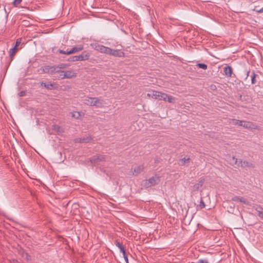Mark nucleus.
Instances as JSON below:
<instances>
[{
  "mask_svg": "<svg viewBox=\"0 0 263 263\" xmlns=\"http://www.w3.org/2000/svg\"><path fill=\"white\" fill-rule=\"evenodd\" d=\"M204 180L203 179H201L198 183H196L194 185V189L196 191H198L204 183Z\"/></svg>",
  "mask_w": 263,
  "mask_h": 263,
  "instance_id": "nucleus-23",
  "label": "nucleus"
},
{
  "mask_svg": "<svg viewBox=\"0 0 263 263\" xmlns=\"http://www.w3.org/2000/svg\"><path fill=\"white\" fill-rule=\"evenodd\" d=\"M159 181V177L157 176H153L149 179L145 180L144 186L146 187H149L157 184Z\"/></svg>",
  "mask_w": 263,
  "mask_h": 263,
  "instance_id": "nucleus-6",
  "label": "nucleus"
},
{
  "mask_svg": "<svg viewBox=\"0 0 263 263\" xmlns=\"http://www.w3.org/2000/svg\"><path fill=\"white\" fill-rule=\"evenodd\" d=\"M93 106L102 107L104 104V101L101 98H93Z\"/></svg>",
  "mask_w": 263,
  "mask_h": 263,
  "instance_id": "nucleus-12",
  "label": "nucleus"
},
{
  "mask_svg": "<svg viewBox=\"0 0 263 263\" xmlns=\"http://www.w3.org/2000/svg\"><path fill=\"white\" fill-rule=\"evenodd\" d=\"M166 101L171 103H174L176 102V99L175 97L167 94Z\"/></svg>",
  "mask_w": 263,
  "mask_h": 263,
  "instance_id": "nucleus-28",
  "label": "nucleus"
},
{
  "mask_svg": "<svg viewBox=\"0 0 263 263\" xmlns=\"http://www.w3.org/2000/svg\"><path fill=\"white\" fill-rule=\"evenodd\" d=\"M225 74L228 77H231L232 74V68L231 66H227L224 68Z\"/></svg>",
  "mask_w": 263,
  "mask_h": 263,
  "instance_id": "nucleus-18",
  "label": "nucleus"
},
{
  "mask_svg": "<svg viewBox=\"0 0 263 263\" xmlns=\"http://www.w3.org/2000/svg\"><path fill=\"white\" fill-rule=\"evenodd\" d=\"M93 98H87L84 100V103L89 106H93Z\"/></svg>",
  "mask_w": 263,
  "mask_h": 263,
  "instance_id": "nucleus-26",
  "label": "nucleus"
},
{
  "mask_svg": "<svg viewBox=\"0 0 263 263\" xmlns=\"http://www.w3.org/2000/svg\"><path fill=\"white\" fill-rule=\"evenodd\" d=\"M25 95H26V92L25 91H22L19 93V96L20 97L24 96H25Z\"/></svg>",
  "mask_w": 263,
  "mask_h": 263,
  "instance_id": "nucleus-36",
  "label": "nucleus"
},
{
  "mask_svg": "<svg viewBox=\"0 0 263 263\" xmlns=\"http://www.w3.org/2000/svg\"><path fill=\"white\" fill-rule=\"evenodd\" d=\"M89 57V54L84 52L79 55L72 56L69 57L68 59V61L70 62L83 61L88 60Z\"/></svg>",
  "mask_w": 263,
  "mask_h": 263,
  "instance_id": "nucleus-2",
  "label": "nucleus"
},
{
  "mask_svg": "<svg viewBox=\"0 0 263 263\" xmlns=\"http://www.w3.org/2000/svg\"><path fill=\"white\" fill-rule=\"evenodd\" d=\"M230 124L232 125H239V126H243L247 128H252V123L249 122H246L243 121L237 120L236 119H231L230 121Z\"/></svg>",
  "mask_w": 263,
  "mask_h": 263,
  "instance_id": "nucleus-3",
  "label": "nucleus"
},
{
  "mask_svg": "<svg viewBox=\"0 0 263 263\" xmlns=\"http://www.w3.org/2000/svg\"><path fill=\"white\" fill-rule=\"evenodd\" d=\"M199 206L200 207V208L201 209H203L205 207V204L204 203V202L202 198H201Z\"/></svg>",
  "mask_w": 263,
  "mask_h": 263,
  "instance_id": "nucleus-31",
  "label": "nucleus"
},
{
  "mask_svg": "<svg viewBox=\"0 0 263 263\" xmlns=\"http://www.w3.org/2000/svg\"><path fill=\"white\" fill-rule=\"evenodd\" d=\"M166 97H167L166 93L159 91V96L158 97L157 99L166 101Z\"/></svg>",
  "mask_w": 263,
  "mask_h": 263,
  "instance_id": "nucleus-25",
  "label": "nucleus"
},
{
  "mask_svg": "<svg viewBox=\"0 0 263 263\" xmlns=\"http://www.w3.org/2000/svg\"><path fill=\"white\" fill-rule=\"evenodd\" d=\"M21 44V41L20 39H17L15 42V44L14 45V46H16V47H17Z\"/></svg>",
  "mask_w": 263,
  "mask_h": 263,
  "instance_id": "nucleus-34",
  "label": "nucleus"
},
{
  "mask_svg": "<svg viewBox=\"0 0 263 263\" xmlns=\"http://www.w3.org/2000/svg\"><path fill=\"white\" fill-rule=\"evenodd\" d=\"M143 170L144 166L143 165H139L134 168L133 175L136 176L143 172Z\"/></svg>",
  "mask_w": 263,
  "mask_h": 263,
  "instance_id": "nucleus-16",
  "label": "nucleus"
},
{
  "mask_svg": "<svg viewBox=\"0 0 263 263\" xmlns=\"http://www.w3.org/2000/svg\"><path fill=\"white\" fill-rule=\"evenodd\" d=\"M22 0H14L13 2V5L16 6L17 5L20 4Z\"/></svg>",
  "mask_w": 263,
  "mask_h": 263,
  "instance_id": "nucleus-33",
  "label": "nucleus"
},
{
  "mask_svg": "<svg viewBox=\"0 0 263 263\" xmlns=\"http://www.w3.org/2000/svg\"><path fill=\"white\" fill-rule=\"evenodd\" d=\"M229 161L230 164L233 165L235 164L238 166L239 161H238V159L236 158L234 156H229Z\"/></svg>",
  "mask_w": 263,
  "mask_h": 263,
  "instance_id": "nucleus-20",
  "label": "nucleus"
},
{
  "mask_svg": "<svg viewBox=\"0 0 263 263\" xmlns=\"http://www.w3.org/2000/svg\"><path fill=\"white\" fill-rule=\"evenodd\" d=\"M255 210L257 212V215L259 218L263 220V208L260 205H257L255 208Z\"/></svg>",
  "mask_w": 263,
  "mask_h": 263,
  "instance_id": "nucleus-17",
  "label": "nucleus"
},
{
  "mask_svg": "<svg viewBox=\"0 0 263 263\" xmlns=\"http://www.w3.org/2000/svg\"><path fill=\"white\" fill-rule=\"evenodd\" d=\"M17 51V47L16 46H14L13 48H12L10 50V57L11 58V59L13 58V56L15 55L16 52Z\"/></svg>",
  "mask_w": 263,
  "mask_h": 263,
  "instance_id": "nucleus-27",
  "label": "nucleus"
},
{
  "mask_svg": "<svg viewBox=\"0 0 263 263\" xmlns=\"http://www.w3.org/2000/svg\"><path fill=\"white\" fill-rule=\"evenodd\" d=\"M52 129L59 135H61L64 132V128H62L58 125H53L52 126Z\"/></svg>",
  "mask_w": 263,
  "mask_h": 263,
  "instance_id": "nucleus-14",
  "label": "nucleus"
},
{
  "mask_svg": "<svg viewBox=\"0 0 263 263\" xmlns=\"http://www.w3.org/2000/svg\"><path fill=\"white\" fill-rule=\"evenodd\" d=\"M82 116H77L76 119H80Z\"/></svg>",
  "mask_w": 263,
  "mask_h": 263,
  "instance_id": "nucleus-38",
  "label": "nucleus"
},
{
  "mask_svg": "<svg viewBox=\"0 0 263 263\" xmlns=\"http://www.w3.org/2000/svg\"><path fill=\"white\" fill-rule=\"evenodd\" d=\"M39 124V120L37 119V120H36V125H38Z\"/></svg>",
  "mask_w": 263,
  "mask_h": 263,
  "instance_id": "nucleus-39",
  "label": "nucleus"
},
{
  "mask_svg": "<svg viewBox=\"0 0 263 263\" xmlns=\"http://www.w3.org/2000/svg\"><path fill=\"white\" fill-rule=\"evenodd\" d=\"M107 54L115 57L123 58L125 57V53L120 49H113L108 48Z\"/></svg>",
  "mask_w": 263,
  "mask_h": 263,
  "instance_id": "nucleus-5",
  "label": "nucleus"
},
{
  "mask_svg": "<svg viewBox=\"0 0 263 263\" xmlns=\"http://www.w3.org/2000/svg\"><path fill=\"white\" fill-rule=\"evenodd\" d=\"M67 66L68 64L65 63H61L58 65L57 66H55V67L57 68H56V69L59 71L58 72H57V73H60V72H61V71H62L61 69H65Z\"/></svg>",
  "mask_w": 263,
  "mask_h": 263,
  "instance_id": "nucleus-22",
  "label": "nucleus"
},
{
  "mask_svg": "<svg viewBox=\"0 0 263 263\" xmlns=\"http://www.w3.org/2000/svg\"><path fill=\"white\" fill-rule=\"evenodd\" d=\"M159 91H157L156 90H152L149 91L148 93H147V96L149 98H152L155 99H158V97L159 96Z\"/></svg>",
  "mask_w": 263,
  "mask_h": 263,
  "instance_id": "nucleus-15",
  "label": "nucleus"
},
{
  "mask_svg": "<svg viewBox=\"0 0 263 263\" xmlns=\"http://www.w3.org/2000/svg\"><path fill=\"white\" fill-rule=\"evenodd\" d=\"M106 156L103 155H94L90 158V161L92 163H96L98 162L104 161L106 160Z\"/></svg>",
  "mask_w": 263,
  "mask_h": 263,
  "instance_id": "nucleus-7",
  "label": "nucleus"
},
{
  "mask_svg": "<svg viewBox=\"0 0 263 263\" xmlns=\"http://www.w3.org/2000/svg\"><path fill=\"white\" fill-rule=\"evenodd\" d=\"M238 166H241L242 167H249V168H254L255 165L247 161H242V160H239V163L238 164Z\"/></svg>",
  "mask_w": 263,
  "mask_h": 263,
  "instance_id": "nucleus-9",
  "label": "nucleus"
},
{
  "mask_svg": "<svg viewBox=\"0 0 263 263\" xmlns=\"http://www.w3.org/2000/svg\"><path fill=\"white\" fill-rule=\"evenodd\" d=\"M232 200L235 202H241L248 205H250V202L247 199L243 198L242 197L235 196L232 198Z\"/></svg>",
  "mask_w": 263,
  "mask_h": 263,
  "instance_id": "nucleus-10",
  "label": "nucleus"
},
{
  "mask_svg": "<svg viewBox=\"0 0 263 263\" xmlns=\"http://www.w3.org/2000/svg\"><path fill=\"white\" fill-rule=\"evenodd\" d=\"M56 68L55 66L46 65L44 67L43 70L45 73L52 74L59 71Z\"/></svg>",
  "mask_w": 263,
  "mask_h": 263,
  "instance_id": "nucleus-8",
  "label": "nucleus"
},
{
  "mask_svg": "<svg viewBox=\"0 0 263 263\" xmlns=\"http://www.w3.org/2000/svg\"><path fill=\"white\" fill-rule=\"evenodd\" d=\"M108 48L102 45H96L95 49L102 53L107 54Z\"/></svg>",
  "mask_w": 263,
  "mask_h": 263,
  "instance_id": "nucleus-11",
  "label": "nucleus"
},
{
  "mask_svg": "<svg viewBox=\"0 0 263 263\" xmlns=\"http://www.w3.org/2000/svg\"><path fill=\"white\" fill-rule=\"evenodd\" d=\"M123 256L126 261V263H128V257H127V256L126 255V253H125V254H123Z\"/></svg>",
  "mask_w": 263,
  "mask_h": 263,
  "instance_id": "nucleus-35",
  "label": "nucleus"
},
{
  "mask_svg": "<svg viewBox=\"0 0 263 263\" xmlns=\"http://www.w3.org/2000/svg\"><path fill=\"white\" fill-rule=\"evenodd\" d=\"M91 140L90 137H86L83 138H78L74 139V141L76 143H88Z\"/></svg>",
  "mask_w": 263,
  "mask_h": 263,
  "instance_id": "nucleus-13",
  "label": "nucleus"
},
{
  "mask_svg": "<svg viewBox=\"0 0 263 263\" xmlns=\"http://www.w3.org/2000/svg\"><path fill=\"white\" fill-rule=\"evenodd\" d=\"M197 66L199 68L204 69V70L208 68V66L204 63H198Z\"/></svg>",
  "mask_w": 263,
  "mask_h": 263,
  "instance_id": "nucleus-30",
  "label": "nucleus"
},
{
  "mask_svg": "<svg viewBox=\"0 0 263 263\" xmlns=\"http://www.w3.org/2000/svg\"><path fill=\"white\" fill-rule=\"evenodd\" d=\"M59 73V76H58L59 79H70L73 77H76L77 76L76 73H75L73 71L67 70L64 71L62 70Z\"/></svg>",
  "mask_w": 263,
  "mask_h": 263,
  "instance_id": "nucleus-4",
  "label": "nucleus"
},
{
  "mask_svg": "<svg viewBox=\"0 0 263 263\" xmlns=\"http://www.w3.org/2000/svg\"><path fill=\"white\" fill-rule=\"evenodd\" d=\"M257 12H258V13H262L263 12V7L261 8L260 9L257 10Z\"/></svg>",
  "mask_w": 263,
  "mask_h": 263,
  "instance_id": "nucleus-37",
  "label": "nucleus"
},
{
  "mask_svg": "<svg viewBox=\"0 0 263 263\" xmlns=\"http://www.w3.org/2000/svg\"><path fill=\"white\" fill-rule=\"evenodd\" d=\"M257 76V74H255V72L253 71H252L251 77V83L252 84H254L256 83V77Z\"/></svg>",
  "mask_w": 263,
  "mask_h": 263,
  "instance_id": "nucleus-29",
  "label": "nucleus"
},
{
  "mask_svg": "<svg viewBox=\"0 0 263 263\" xmlns=\"http://www.w3.org/2000/svg\"><path fill=\"white\" fill-rule=\"evenodd\" d=\"M41 85L42 86H44V87L46 88L47 89H50V90L52 89V87H53V84L50 82H48V83L41 82Z\"/></svg>",
  "mask_w": 263,
  "mask_h": 263,
  "instance_id": "nucleus-24",
  "label": "nucleus"
},
{
  "mask_svg": "<svg viewBox=\"0 0 263 263\" xmlns=\"http://www.w3.org/2000/svg\"><path fill=\"white\" fill-rule=\"evenodd\" d=\"M84 47L83 46L81 45H79L73 47L70 50H67L66 51L59 49L58 51L60 53L65 54L67 55L71 54H74L78 52H80L82 51Z\"/></svg>",
  "mask_w": 263,
  "mask_h": 263,
  "instance_id": "nucleus-1",
  "label": "nucleus"
},
{
  "mask_svg": "<svg viewBox=\"0 0 263 263\" xmlns=\"http://www.w3.org/2000/svg\"><path fill=\"white\" fill-rule=\"evenodd\" d=\"M190 160L191 159L189 157L185 156L183 158H182L180 160V162H181L180 165L181 166L185 165L186 164L190 162Z\"/></svg>",
  "mask_w": 263,
  "mask_h": 263,
  "instance_id": "nucleus-21",
  "label": "nucleus"
},
{
  "mask_svg": "<svg viewBox=\"0 0 263 263\" xmlns=\"http://www.w3.org/2000/svg\"><path fill=\"white\" fill-rule=\"evenodd\" d=\"M115 245L120 249V252L122 254L126 253L125 250L121 243H120L118 240L115 241Z\"/></svg>",
  "mask_w": 263,
  "mask_h": 263,
  "instance_id": "nucleus-19",
  "label": "nucleus"
},
{
  "mask_svg": "<svg viewBox=\"0 0 263 263\" xmlns=\"http://www.w3.org/2000/svg\"><path fill=\"white\" fill-rule=\"evenodd\" d=\"M250 72V70L249 69V70L246 69L245 70L246 77L245 78V80H246L248 79V77L249 76Z\"/></svg>",
  "mask_w": 263,
  "mask_h": 263,
  "instance_id": "nucleus-32",
  "label": "nucleus"
}]
</instances>
